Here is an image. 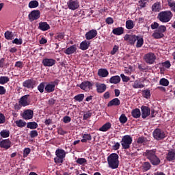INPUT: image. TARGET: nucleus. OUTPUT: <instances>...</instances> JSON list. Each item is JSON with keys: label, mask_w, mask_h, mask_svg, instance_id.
Returning a JSON list of instances; mask_svg holds the SVG:
<instances>
[{"label": "nucleus", "mask_w": 175, "mask_h": 175, "mask_svg": "<svg viewBox=\"0 0 175 175\" xmlns=\"http://www.w3.org/2000/svg\"><path fill=\"white\" fill-rule=\"evenodd\" d=\"M6 94V89L3 86H0V95H5Z\"/></svg>", "instance_id": "774afa93"}, {"label": "nucleus", "mask_w": 175, "mask_h": 175, "mask_svg": "<svg viewBox=\"0 0 175 175\" xmlns=\"http://www.w3.org/2000/svg\"><path fill=\"white\" fill-rule=\"evenodd\" d=\"M113 35H117L118 36H120V35H122L124 33V28L122 27H118L115 28L112 31Z\"/></svg>", "instance_id": "bb28decb"}, {"label": "nucleus", "mask_w": 175, "mask_h": 175, "mask_svg": "<svg viewBox=\"0 0 175 175\" xmlns=\"http://www.w3.org/2000/svg\"><path fill=\"white\" fill-rule=\"evenodd\" d=\"M119 157L116 153H112L107 157V163L109 169H118L120 165Z\"/></svg>", "instance_id": "f03ea898"}, {"label": "nucleus", "mask_w": 175, "mask_h": 175, "mask_svg": "<svg viewBox=\"0 0 175 175\" xmlns=\"http://www.w3.org/2000/svg\"><path fill=\"white\" fill-rule=\"evenodd\" d=\"M168 5L172 12H175V1L173 0H167Z\"/></svg>", "instance_id": "c03bdc74"}, {"label": "nucleus", "mask_w": 175, "mask_h": 175, "mask_svg": "<svg viewBox=\"0 0 175 175\" xmlns=\"http://www.w3.org/2000/svg\"><path fill=\"white\" fill-rule=\"evenodd\" d=\"M92 85L93 84L90 81H83L80 84L79 87L81 90L88 92L92 88Z\"/></svg>", "instance_id": "f8f14e48"}, {"label": "nucleus", "mask_w": 175, "mask_h": 175, "mask_svg": "<svg viewBox=\"0 0 175 175\" xmlns=\"http://www.w3.org/2000/svg\"><path fill=\"white\" fill-rule=\"evenodd\" d=\"M96 35H98V31H96V29H92L87 32L85 36L87 40H91V39H94V38H95Z\"/></svg>", "instance_id": "2eb2a0df"}, {"label": "nucleus", "mask_w": 175, "mask_h": 175, "mask_svg": "<svg viewBox=\"0 0 175 175\" xmlns=\"http://www.w3.org/2000/svg\"><path fill=\"white\" fill-rule=\"evenodd\" d=\"M152 12H160L161 10V3L157 2L154 3L152 6Z\"/></svg>", "instance_id": "7c9ffc66"}, {"label": "nucleus", "mask_w": 175, "mask_h": 175, "mask_svg": "<svg viewBox=\"0 0 175 175\" xmlns=\"http://www.w3.org/2000/svg\"><path fill=\"white\" fill-rule=\"evenodd\" d=\"M6 122V118H5V115L0 113V124H5Z\"/></svg>", "instance_id": "052dcab7"}, {"label": "nucleus", "mask_w": 175, "mask_h": 175, "mask_svg": "<svg viewBox=\"0 0 175 175\" xmlns=\"http://www.w3.org/2000/svg\"><path fill=\"white\" fill-rule=\"evenodd\" d=\"M96 88L98 94H102L106 91L107 86L105 83H100L99 82H97L96 83Z\"/></svg>", "instance_id": "dca6fc26"}, {"label": "nucleus", "mask_w": 175, "mask_h": 175, "mask_svg": "<svg viewBox=\"0 0 175 175\" xmlns=\"http://www.w3.org/2000/svg\"><path fill=\"white\" fill-rule=\"evenodd\" d=\"M137 143L138 144H144L146 143V138L144 137H140L137 139Z\"/></svg>", "instance_id": "5fc2aeb1"}, {"label": "nucleus", "mask_w": 175, "mask_h": 175, "mask_svg": "<svg viewBox=\"0 0 175 175\" xmlns=\"http://www.w3.org/2000/svg\"><path fill=\"white\" fill-rule=\"evenodd\" d=\"M119 121L121 124H125L126 121H128V118L125 116V114H122L119 118Z\"/></svg>", "instance_id": "de8ad7c7"}, {"label": "nucleus", "mask_w": 175, "mask_h": 175, "mask_svg": "<svg viewBox=\"0 0 175 175\" xmlns=\"http://www.w3.org/2000/svg\"><path fill=\"white\" fill-rule=\"evenodd\" d=\"M42 64L44 66H53V65H55V59L46 58L42 60Z\"/></svg>", "instance_id": "6ab92c4d"}, {"label": "nucleus", "mask_w": 175, "mask_h": 175, "mask_svg": "<svg viewBox=\"0 0 175 175\" xmlns=\"http://www.w3.org/2000/svg\"><path fill=\"white\" fill-rule=\"evenodd\" d=\"M58 83H59V80L58 79L48 83L45 85V91H46L49 94H50L51 92H54V91H55V85H58Z\"/></svg>", "instance_id": "423d86ee"}, {"label": "nucleus", "mask_w": 175, "mask_h": 175, "mask_svg": "<svg viewBox=\"0 0 175 175\" xmlns=\"http://www.w3.org/2000/svg\"><path fill=\"white\" fill-rule=\"evenodd\" d=\"M87 162V160L84 158H79L77 160V163H79V165H83V163H85Z\"/></svg>", "instance_id": "13d9d810"}, {"label": "nucleus", "mask_w": 175, "mask_h": 175, "mask_svg": "<svg viewBox=\"0 0 175 175\" xmlns=\"http://www.w3.org/2000/svg\"><path fill=\"white\" fill-rule=\"evenodd\" d=\"M173 17V14L170 11H163L159 14L157 18L161 23H169Z\"/></svg>", "instance_id": "7ed1b4c3"}, {"label": "nucleus", "mask_w": 175, "mask_h": 175, "mask_svg": "<svg viewBox=\"0 0 175 175\" xmlns=\"http://www.w3.org/2000/svg\"><path fill=\"white\" fill-rule=\"evenodd\" d=\"M82 137L83 139L81 140L82 143H87V141L91 140L92 139L91 135L90 134H84Z\"/></svg>", "instance_id": "ea45409f"}, {"label": "nucleus", "mask_w": 175, "mask_h": 175, "mask_svg": "<svg viewBox=\"0 0 175 175\" xmlns=\"http://www.w3.org/2000/svg\"><path fill=\"white\" fill-rule=\"evenodd\" d=\"M46 87L44 86V83H41L38 86V91L42 94L44 92V88Z\"/></svg>", "instance_id": "8fccbe9b"}, {"label": "nucleus", "mask_w": 175, "mask_h": 175, "mask_svg": "<svg viewBox=\"0 0 175 175\" xmlns=\"http://www.w3.org/2000/svg\"><path fill=\"white\" fill-rule=\"evenodd\" d=\"M157 31L158 32H160V33H163V32H166V26H165V25H161V26H159V27L157 28Z\"/></svg>", "instance_id": "3c124183"}, {"label": "nucleus", "mask_w": 175, "mask_h": 175, "mask_svg": "<svg viewBox=\"0 0 175 175\" xmlns=\"http://www.w3.org/2000/svg\"><path fill=\"white\" fill-rule=\"evenodd\" d=\"M90 41L84 40L80 44L81 50H88V47H90Z\"/></svg>", "instance_id": "393cba45"}, {"label": "nucleus", "mask_w": 175, "mask_h": 175, "mask_svg": "<svg viewBox=\"0 0 175 175\" xmlns=\"http://www.w3.org/2000/svg\"><path fill=\"white\" fill-rule=\"evenodd\" d=\"M74 99L77 102H83V99H84V94H79L74 97Z\"/></svg>", "instance_id": "49530a36"}, {"label": "nucleus", "mask_w": 175, "mask_h": 175, "mask_svg": "<svg viewBox=\"0 0 175 175\" xmlns=\"http://www.w3.org/2000/svg\"><path fill=\"white\" fill-rule=\"evenodd\" d=\"M67 6L70 10H76L78 8H80V3L77 0H69Z\"/></svg>", "instance_id": "1a4fd4ad"}, {"label": "nucleus", "mask_w": 175, "mask_h": 175, "mask_svg": "<svg viewBox=\"0 0 175 175\" xmlns=\"http://www.w3.org/2000/svg\"><path fill=\"white\" fill-rule=\"evenodd\" d=\"M153 137L156 140H162L165 137V132L159 129H156L153 132Z\"/></svg>", "instance_id": "6e6552de"}, {"label": "nucleus", "mask_w": 175, "mask_h": 175, "mask_svg": "<svg viewBox=\"0 0 175 175\" xmlns=\"http://www.w3.org/2000/svg\"><path fill=\"white\" fill-rule=\"evenodd\" d=\"M98 76L103 78L107 77L109 76V71L106 68H100L98 70Z\"/></svg>", "instance_id": "412c9836"}, {"label": "nucleus", "mask_w": 175, "mask_h": 175, "mask_svg": "<svg viewBox=\"0 0 175 175\" xmlns=\"http://www.w3.org/2000/svg\"><path fill=\"white\" fill-rule=\"evenodd\" d=\"M159 84L163 87H167V85H169V80L165 78H162L159 81Z\"/></svg>", "instance_id": "a19ab883"}, {"label": "nucleus", "mask_w": 175, "mask_h": 175, "mask_svg": "<svg viewBox=\"0 0 175 175\" xmlns=\"http://www.w3.org/2000/svg\"><path fill=\"white\" fill-rule=\"evenodd\" d=\"M12 43L14 44H23V40L21 38H15L14 40H12Z\"/></svg>", "instance_id": "864d4df0"}, {"label": "nucleus", "mask_w": 175, "mask_h": 175, "mask_svg": "<svg viewBox=\"0 0 175 175\" xmlns=\"http://www.w3.org/2000/svg\"><path fill=\"white\" fill-rule=\"evenodd\" d=\"M110 128H111V123L107 122L100 127L99 131H100V132H107Z\"/></svg>", "instance_id": "cd10ccee"}, {"label": "nucleus", "mask_w": 175, "mask_h": 175, "mask_svg": "<svg viewBox=\"0 0 175 175\" xmlns=\"http://www.w3.org/2000/svg\"><path fill=\"white\" fill-rule=\"evenodd\" d=\"M133 88H143L144 85L140 83L139 81H135L133 85Z\"/></svg>", "instance_id": "09e8293b"}, {"label": "nucleus", "mask_w": 175, "mask_h": 175, "mask_svg": "<svg viewBox=\"0 0 175 175\" xmlns=\"http://www.w3.org/2000/svg\"><path fill=\"white\" fill-rule=\"evenodd\" d=\"M63 121H64V124H68V123L70 122V121H72V119L69 116H64L63 118Z\"/></svg>", "instance_id": "0e129e2a"}, {"label": "nucleus", "mask_w": 175, "mask_h": 175, "mask_svg": "<svg viewBox=\"0 0 175 175\" xmlns=\"http://www.w3.org/2000/svg\"><path fill=\"white\" fill-rule=\"evenodd\" d=\"M167 161H174L175 159V152L174 151H170L167 154Z\"/></svg>", "instance_id": "4c0bfd02"}, {"label": "nucleus", "mask_w": 175, "mask_h": 175, "mask_svg": "<svg viewBox=\"0 0 175 175\" xmlns=\"http://www.w3.org/2000/svg\"><path fill=\"white\" fill-rule=\"evenodd\" d=\"M132 142H133V139L131 135H127L123 136L121 140V144L122 148L124 150H128V148L131 147V145L132 144Z\"/></svg>", "instance_id": "39448f33"}, {"label": "nucleus", "mask_w": 175, "mask_h": 175, "mask_svg": "<svg viewBox=\"0 0 175 175\" xmlns=\"http://www.w3.org/2000/svg\"><path fill=\"white\" fill-rule=\"evenodd\" d=\"M120 77L122 78V81H124V83H128V81H129L130 80L129 77L125 76V75L124 74H121Z\"/></svg>", "instance_id": "6e6d98bb"}, {"label": "nucleus", "mask_w": 175, "mask_h": 175, "mask_svg": "<svg viewBox=\"0 0 175 175\" xmlns=\"http://www.w3.org/2000/svg\"><path fill=\"white\" fill-rule=\"evenodd\" d=\"M151 169V164L149 162H144L142 165V170L144 172H148Z\"/></svg>", "instance_id": "c9c22d12"}, {"label": "nucleus", "mask_w": 175, "mask_h": 175, "mask_svg": "<svg viewBox=\"0 0 175 175\" xmlns=\"http://www.w3.org/2000/svg\"><path fill=\"white\" fill-rule=\"evenodd\" d=\"M152 36L154 39H161V38H163L164 35L162 33H160L158 31V30H156L153 33Z\"/></svg>", "instance_id": "f704fd0d"}, {"label": "nucleus", "mask_w": 175, "mask_h": 175, "mask_svg": "<svg viewBox=\"0 0 175 175\" xmlns=\"http://www.w3.org/2000/svg\"><path fill=\"white\" fill-rule=\"evenodd\" d=\"M163 66H164V68H166L167 69H169V68L172 66V64H170V61H165L163 63Z\"/></svg>", "instance_id": "e2e57ef3"}, {"label": "nucleus", "mask_w": 175, "mask_h": 175, "mask_svg": "<svg viewBox=\"0 0 175 175\" xmlns=\"http://www.w3.org/2000/svg\"><path fill=\"white\" fill-rule=\"evenodd\" d=\"M5 38L8 40H12L13 39V33L12 31H7L5 33Z\"/></svg>", "instance_id": "a18cd8bd"}, {"label": "nucleus", "mask_w": 175, "mask_h": 175, "mask_svg": "<svg viewBox=\"0 0 175 175\" xmlns=\"http://www.w3.org/2000/svg\"><path fill=\"white\" fill-rule=\"evenodd\" d=\"M28 17L29 21H35V20H38L40 17V11L33 10L29 13Z\"/></svg>", "instance_id": "9d476101"}, {"label": "nucleus", "mask_w": 175, "mask_h": 175, "mask_svg": "<svg viewBox=\"0 0 175 175\" xmlns=\"http://www.w3.org/2000/svg\"><path fill=\"white\" fill-rule=\"evenodd\" d=\"M91 116H92V113L90 111L86 112L83 115V120H88V118H91Z\"/></svg>", "instance_id": "bf43d9fd"}, {"label": "nucleus", "mask_w": 175, "mask_h": 175, "mask_svg": "<svg viewBox=\"0 0 175 175\" xmlns=\"http://www.w3.org/2000/svg\"><path fill=\"white\" fill-rule=\"evenodd\" d=\"M10 79L8 77H0V84L3 85L9 83Z\"/></svg>", "instance_id": "37998d69"}, {"label": "nucleus", "mask_w": 175, "mask_h": 175, "mask_svg": "<svg viewBox=\"0 0 175 175\" xmlns=\"http://www.w3.org/2000/svg\"><path fill=\"white\" fill-rule=\"evenodd\" d=\"M144 43V40H143V38L140 36H137L136 47H137V48L142 47V46H143Z\"/></svg>", "instance_id": "72a5a7b5"}, {"label": "nucleus", "mask_w": 175, "mask_h": 175, "mask_svg": "<svg viewBox=\"0 0 175 175\" xmlns=\"http://www.w3.org/2000/svg\"><path fill=\"white\" fill-rule=\"evenodd\" d=\"M56 157L54 161L55 163H62L64 162V158L66 157V152L62 149H58L55 151Z\"/></svg>", "instance_id": "20e7f679"}, {"label": "nucleus", "mask_w": 175, "mask_h": 175, "mask_svg": "<svg viewBox=\"0 0 175 175\" xmlns=\"http://www.w3.org/2000/svg\"><path fill=\"white\" fill-rule=\"evenodd\" d=\"M27 128H29V129H36V128H38V123L36 122H28L27 124Z\"/></svg>", "instance_id": "473e14b6"}, {"label": "nucleus", "mask_w": 175, "mask_h": 175, "mask_svg": "<svg viewBox=\"0 0 175 175\" xmlns=\"http://www.w3.org/2000/svg\"><path fill=\"white\" fill-rule=\"evenodd\" d=\"M120 104L121 102L120 101V99L113 98L108 103V107H110V106H120Z\"/></svg>", "instance_id": "a878e982"}, {"label": "nucleus", "mask_w": 175, "mask_h": 175, "mask_svg": "<svg viewBox=\"0 0 175 175\" xmlns=\"http://www.w3.org/2000/svg\"><path fill=\"white\" fill-rule=\"evenodd\" d=\"M144 58L146 64H149V65H152L155 62V59H157V57L153 53H147Z\"/></svg>", "instance_id": "0eeeda50"}, {"label": "nucleus", "mask_w": 175, "mask_h": 175, "mask_svg": "<svg viewBox=\"0 0 175 175\" xmlns=\"http://www.w3.org/2000/svg\"><path fill=\"white\" fill-rule=\"evenodd\" d=\"M33 111L31 109H27L24 111L23 113V118H24V120H31L33 118Z\"/></svg>", "instance_id": "f3484780"}, {"label": "nucleus", "mask_w": 175, "mask_h": 175, "mask_svg": "<svg viewBox=\"0 0 175 175\" xmlns=\"http://www.w3.org/2000/svg\"><path fill=\"white\" fill-rule=\"evenodd\" d=\"M16 68H20V69H23V66H24V64H23L22 62H16L15 64Z\"/></svg>", "instance_id": "338daca9"}, {"label": "nucleus", "mask_w": 175, "mask_h": 175, "mask_svg": "<svg viewBox=\"0 0 175 175\" xmlns=\"http://www.w3.org/2000/svg\"><path fill=\"white\" fill-rule=\"evenodd\" d=\"M131 114L134 118H139L140 116H142V113L140 112V109H135L132 111Z\"/></svg>", "instance_id": "c85d7f7f"}, {"label": "nucleus", "mask_w": 175, "mask_h": 175, "mask_svg": "<svg viewBox=\"0 0 175 175\" xmlns=\"http://www.w3.org/2000/svg\"><path fill=\"white\" fill-rule=\"evenodd\" d=\"M121 81V78L118 75L113 76L109 79L111 84H118Z\"/></svg>", "instance_id": "5701e85b"}, {"label": "nucleus", "mask_w": 175, "mask_h": 175, "mask_svg": "<svg viewBox=\"0 0 175 175\" xmlns=\"http://www.w3.org/2000/svg\"><path fill=\"white\" fill-rule=\"evenodd\" d=\"M0 135L4 139L10 136V131L9 130H3L0 132Z\"/></svg>", "instance_id": "e433bc0d"}, {"label": "nucleus", "mask_w": 175, "mask_h": 175, "mask_svg": "<svg viewBox=\"0 0 175 175\" xmlns=\"http://www.w3.org/2000/svg\"><path fill=\"white\" fill-rule=\"evenodd\" d=\"M28 96H29V95L23 96L19 100V105H21L23 107L28 106L29 105V103L28 102Z\"/></svg>", "instance_id": "aec40b11"}, {"label": "nucleus", "mask_w": 175, "mask_h": 175, "mask_svg": "<svg viewBox=\"0 0 175 175\" xmlns=\"http://www.w3.org/2000/svg\"><path fill=\"white\" fill-rule=\"evenodd\" d=\"M39 6V2L36 0H32L29 3V9H35Z\"/></svg>", "instance_id": "c756f323"}, {"label": "nucleus", "mask_w": 175, "mask_h": 175, "mask_svg": "<svg viewBox=\"0 0 175 175\" xmlns=\"http://www.w3.org/2000/svg\"><path fill=\"white\" fill-rule=\"evenodd\" d=\"M0 147L5 150H9V148L12 147V142H10L9 139H0Z\"/></svg>", "instance_id": "9b49d317"}, {"label": "nucleus", "mask_w": 175, "mask_h": 175, "mask_svg": "<svg viewBox=\"0 0 175 175\" xmlns=\"http://www.w3.org/2000/svg\"><path fill=\"white\" fill-rule=\"evenodd\" d=\"M141 110H142V118L144 119L147 118V117H148V116H150L151 113V109L148 108V107H144V106L142 107Z\"/></svg>", "instance_id": "a211bd4d"}, {"label": "nucleus", "mask_w": 175, "mask_h": 175, "mask_svg": "<svg viewBox=\"0 0 175 175\" xmlns=\"http://www.w3.org/2000/svg\"><path fill=\"white\" fill-rule=\"evenodd\" d=\"M143 155L146 157L154 166H157L161 163V159H159L154 150H147L143 153Z\"/></svg>", "instance_id": "f257e3e1"}, {"label": "nucleus", "mask_w": 175, "mask_h": 175, "mask_svg": "<svg viewBox=\"0 0 175 175\" xmlns=\"http://www.w3.org/2000/svg\"><path fill=\"white\" fill-rule=\"evenodd\" d=\"M142 94L144 98H146V99H150L151 96V92L150 91V90H144L142 92Z\"/></svg>", "instance_id": "79ce46f5"}, {"label": "nucleus", "mask_w": 175, "mask_h": 175, "mask_svg": "<svg viewBox=\"0 0 175 175\" xmlns=\"http://www.w3.org/2000/svg\"><path fill=\"white\" fill-rule=\"evenodd\" d=\"M146 5H147V1L140 0L139 1V6H140V8H146Z\"/></svg>", "instance_id": "4d7b16f0"}, {"label": "nucleus", "mask_w": 175, "mask_h": 175, "mask_svg": "<svg viewBox=\"0 0 175 175\" xmlns=\"http://www.w3.org/2000/svg\"><path fill=\"white\" fill-rule=\"evenodd\" d=\"M76 50H77L76 45H72L67 48L64 51V53L66 54L67 55H70V54H73L74 53H76Z\"/></svg>", "instance_id": "4be33fe9"}, {"label": "nucleus", "mask_w": 175, "mask_h": 175, "mask_svg": "<svg viewBox=\"0 0 175 175\" xmlns=\"http://www.w3.org/2000/svg\"><path fill=\"white\" fill-rule=\"evenodd\" d=\"M15 124L17 126H18V128H24V126H25V125H27V122H25V121H24L23 120H19L15 121Z\"/></svg>", "instance_id": "2f4dec72"}, {"label": "nucleus", "mask_w": 175, "mask_h": 175, "mask_svg": "<svg viewBox=\"0 0 175 175\" xmlns=\"http://www.w3.org/2000/svg\"><path fill=\"white\" fill-rule=\"evenodd\" d=\"M36 84V82L33 79H28L25 81L23 83V87H25V88H34L35 85Z\"/></svg>", "instance_id": "4468645a"}, {"label": "nucleus", "mask_w": 175, "mask_h": 175, "mask_svg": "<svg viewBox=\"0 0 175 175\" xmlns=\"http://www.w3.org/2000/svg\"><path fill=\"white\" fill-rule=\"evenodd\" d=\"M39 28L41 31H49L50 25L46 22H40L39 23Z\"/></svg>", "instance_id": "b1692460"}, {"label": "nucleus", "mask_w": 175, "mask_h": 175, "mask_svg": "<svg viewBox=\"0 0 175 175\" xmlns=\"http://www.w3.org/2000/svg\"><path fill=\"white\" fill-rule=\"evenodd\" d=\"M137 40V36L135 35H129V34H126L124 36V40L126 42H129L130 44H135V42Z\"/></svg>", "instance_id": "ddd939ff"}, {"label": "nucleus", "mask_w": 175, "mask_h": 175, "mask_svg": "<svg viewBox=\"0 0 175 175\" xmlns=\"http://www.w3.org/2000/svg\"><path fill=\"white\" fill-rule=\"evenodd\" d=\"M133 27H135L133 21L129 20V21H126V28H127V29H133Z\"/></svg>", "instance_id": "58836bf2"}, {"label": "nucleus", "mask_w": 175, "mask_h": 175, "mask_svg": "<svg viewBox=\"0 0 175 175\" xmlns=\"http://www.w3.org/2000/svg\"><path fill=\"white\" fill-rule=\"evenodd\" d=\"M118 49H119L118 46L114 45L112 51H111V55H114V54H116V53L118 51Z\"/></svg>", "instance_id": "680f3d73"}, {"label": "nucleus", "mask_w": 175, "mask_h": 175, "mask_svg": "<svg viewBox=\"0 0 175 175\" xmlns=\"http://www.w3.org/2000/svg\"><path fill=\"white\" fill-rule=\"evenodd\" d=\"M38 136V131L36 130H33L30 131V137H36Z\"/></svg>", "instance_id": "69168bd1"}, {"label": "nucleus", "mask_w": 175, "mask_h": 175, "mask_svg": "<svg viewBox=\"0 0 175 175\" xmlns=\"http://www.w3.org/2000/svg\"><path fill=\"white\" fill-rule=\"evenodd\" d=\"M31 152V149L29 148H26L23 150V157L24 158H27L29 153Z\"/></svg>", "instance_id": "603ef678"}]
</instances>
